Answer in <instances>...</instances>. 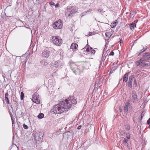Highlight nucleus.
I'll return each instance as SVG.
<instances>
[{
	"label": "nucleus",
	"mask_w": 150,
	"mask_h": 150,
	"mask_svg": "<svg viewBox=\"0 0 150 150\" xmlns=\"http://www.w3.org/2000/svg\"><path fill=\"white\" fill-rule=\"evenodd\" d=\"M67 10L66 12V15L67 16L72 17L73 14L76 13L77 10L75 6H72L68 8L67 7Z\"/></svg>",
	"instance_id": "nucleus-2"
},
{
	"label": "nucleus",
	"mask_w": 150,
	"mask_h": 150,
	"mask_svg": "<svg viewBox=\"0 0 150 150\" xmlns=\"http://www.w3.org/2000/svg\"><path fill=\"white\" fill-rule=\"evenodd\" d=\"M23 127L25 129H27L28 128V126L25 124L23 125Z\"/></svg>",
	"instance_id": "nucleus-33"
},
{
	"label": "nucleus",
	"mask_w": 150,
	"mask_h": 150,
	"mask_svg": "<svg viewBox=\"0 0 150 150\" xmlns=\"http://www.w3.org/2000/svg\"><path fill=\"white\" fill-rule=\"evenodd\" d=\"M50 5L52 7H53L55 5L54 3L52 2H51L50 3Z\"/></svg>",
	"instance_id": "nucleus-34"
},
{
	"label": "nucleus",
	"mask_w": 150,
	"mask_h": 150,
	"mask_svg": "<svg viewBox=\"0 0 150 150\" xmlns=\"http://www.w3.org/2000/svg\"><path fill=\"white\" fill-rule=\"evenodd\" d=\"M62 50H61V49H59V52H60V55H61V56H62V54L61 53V52H62Z\"/></svg>",
	"instance_id": "nucleus-43"
},
{
	"label": "nucleus",
	"mask_w": 150,
	"mask_h": 150,
	"mask_svg": "<svg viewBox=\"0 0 150 150\" xmlns=\"http://www.w3.org/2000/svg\"><path fill=\"white\" fill-rule=\"evenodd\" d=\"M128 141L127 139H124L122 142V144L126 146H127L128 144H127Z\"/></svg>",
	"instance_id": "nucleus-22"
},
{
	"label": "nucleus",
	"mask_w": 150,
	"mask_h": 150,
	"mask_svg": "<svg viewBox=\"0 0 150 150\" xmlns=\"http://www.w3.org/2000/svg\"><path fill=\"white\" fill-rule=\"evenodd\" d=\"M8 92H7L5 93V97H8Z\"/></svg>",
	"instance_id": "nucleus-42"
},
{
	"label": "nucleus",
	"mask_w": 150,
	"mask_h": 150,
	"mask_svg": "<svg viewBox=\"0 0 150 150\" xmlns=\"http://www.w3.org/2000/svg\"><path fill=\"white\" fill-rule=\"evenodd\" d=\"M62 26V22L60 19H59L57 21L55 22L53 24V27L55 29L61 28Z\"/></svg>",
	"instance_id": "nucleus-5"
},
{
	"label": "nucleus",
	"mask_w": 150,
	"mask_h": 150,
	"mask_svg": "<svg viewBox=\"0 0 150 150\" xmlns=\"http://www.w3.org/2000/svg\"><path fill=\"white\" fill-rule=\"evenodd\" d=\"M140 60L142 61L150 60V53L148 52L144 54L142 57L140 58Z\"/></svg>",
	"instance_id": "nucleus-6"
},
{
	"label": "nucleus",
	"mask_w": 150,
	"mask_h": 150,
	"mask_svg": "<svg viewBox=\"0 0 150 150\" xmlns=\"http://www.w3.org/2000/svg\"><path fill=\"white\" fill-rule=\"evenodd\" d=\"M81 52H83V53L84 54H85L86 52H91V53L93 54L95 53V50L93 49L92 48L90 47V46L88 45H87L86 46L82 49L81 50Z\"/></svg>",
	"instance_id": "nucleus-4"
},
{
	"label": "nucleus",
	"mask_w": 150,
	"mask_h": 150,
	"mask_svg": "<svg viewBox=\"0 0 150 150\" xmlns=\"http://www.w3.org/2000/svg\"><path fill=\"white\" fill-rule=\"evenodd\" d=\"M122 111V109H120V112H121Z\"/></svg>",
	"instance_id": "nucleus-51"
},
{
	"label": "nucleus",
	"mask_w": 150,
	"mask_h": 150,
	"mask_svg": "<svg viewBox=\"0 0 150 150\" xmlns=\"http://www.w3.org/2000/svg\"><path fill=\"white\" fill-rule=\"evenodd\" d=\"M64 64L63 61L60 60H58L56 61L54 63V66L57 68H60L63 66Z\"/></svg>",
	"instance_id": "nucleus-7"
},
{
	"label": "nucleus",
	"mask_w": 150,
	"mask_h": 150,
	"mask_svg": "<svg viewBox=\"0 0 150 150\" xmlns=\"http://www.w3.org/2000/svg\"><path fill=\"white\" fill-rule=\"evenodd\" d=\"M126 137H127V138L128 139H130V136L129 135H127Z\"/></svg>",
	"instance_id": "nucleus-45"
},
{
	"label": "nucleus",
	"mask_w": 150,
	"mask_h": 150,
	"mask_svg": "<svg viewBox=\"0 0 150 150\" xmlns=\"http://www.w3.org/2000/svg\"><path fill=\"white\" fill-rule=\"evenodd\" d=\"M128 107L124 106V111L125 114H127L128 111Z\"/></svg>",
	"instance_id": "nucleus-21"
},
{
	"label": "nucleus",
	"mask_w": 150,
	"mask_h": 150,
	"mask_svg": "<svg viewBox=\"0 0 150 150\" xmlns=\"http://www.w3.org/2000/svg\"><path fill=\"white\" fill-rule=\"evenodd\" d=\"M35 140L37 141H40L41 140V138L38 135H35L34 136Z\"/></svg>",
	"instance_id": "nucleus-15"
},
{
	"label": "nucleus",
	"mask_w": 150,
	"mask_h": 150,
	"mask_svg": "<svg viewBox=\"0 0 150 150\" xmlns=\"http://www.w3.org/2000/svg\"><path fill=\"white\" fill-rule=\"evenodd\" d=\"M87 12L88 14H90L93 13V11L92 9H90L87 11Z\"/></svg>",
	"instance_id": "nucleus-30"
},
{
	"label": "nucleus",
	"mask_w": 150,
	"mask_h": 150,
	"mask_svg": "<svg viewBox=\"0 0 150 150\" xmlns=\"http://www.w3.org/2000/svg\"><path fill=\"white\" fill-rule=\"evenodd\" d=\"M147 123L148 124H150V118H149V119L147 120Z\"/></svg>",
	"instance_id": "nucleus-38"
},
{
	"label": "nucleus",
	"mask_w": 150,
	"mask_h": 150,
	"mask_svg": "<svg viewBox=\"0 0 150 150\" xmlns=\"http://www.w3.org/2000/svg\"><path fill=\"white\" fill-rule=\"evenodd\" d=\"M117 23V20H116L114 23L111 24V27L112 28L115 27L116 25V23Z\"/></svg>",
	"instance_id": "nucleus-18"
},
{
	"label": "nucleus",
	"mask_w": 150,
	"mask_h": 150,
	"mask_svg": "<svg viewBox=\"0 0 150 150\" xmlns=\"http://www.w3.org/2000/svg\"><path fill=\"white\" fill-rule=\"evenodd\" d=\"M37 94L35 93L32 96V100L33 102L38 104L40 103V100L38 99L36 97Z\"/></svg>",
	"instance_id": "nucleus-9"
},
{
	"label": "nucleus",
	"mask_w": 150,
	"mask_h": 150,
	"mask_svg": "<svg viewBox=\"0 0 150 150\" xmlns=\"http://www.w3.org/2000/svg\"><path fill=\"white\" fill-rule=\"evenodd\" d=\"M76 103L77 101L72 96H69L54 105L52 110V112L53 114H60L67 111L73 105L76 104Z\"/></svg>",
	"instance_id": "nucleus-1"
},
{
	"label": "nucleus",
	"mask_w": 150,
	"mask_h": 150,
	"mask_svg": "<svg viewBox=\"0 0 150 150\" xmlns=\"http://www.w3.org/2000/svg\"><path fill=\"white\" fill-rule=\"evenodd\" d=\"M21 114L22 115H23V112H22L21 113Z\"/></svg>",
	"instance_id": "nucleus-53"
},
{
	"label": "nucleus",
	"mask_w": 150,
	"mask_h": 150,
	"mask_svg": "<svg viewBox=\"0 0 150 150\" xmlns=\"http://www.w3.org/2000/svg\"><path fill=\"white\" fill-rule=\"evenodd\" d=\"M134 75H132L130 76L129 77V81H132V80L133 78L134 77Z\"/></svg>",
	"instance_id": "nucleus-24"
},
{
	"label": "nucleus",
	"mask_w": 150,
	"mask_h": 150,
	"mask_svg": "<svg viewBox=\"0 0 150 150\" xmlns=\"http://www.w3.org/2000/svg\"><path fill=\"white\" fill-rule=\"evenodd\" d=\"M83 13V15H86L87 14H88L87 13V11H86V12H84L83 13Z\"/></svg>",
	"instance_id": "nucleus-46"
},
{
	"label": "nucleus",
	"mask_w": 150,
	"mask_h": 150,
	"mask_svg": "<svg viewBox=\"0 0 150 150\" xmlns=\"http://www.w3.org/2000/svg\"><path fill=\"white\" fill-rule=\"evenodd\" d=\"M93 35L92 32H90L89 34L87 35L88 36L91 35Z\"/></svg>",
	"instance_id": "nucleus-41"
},
{
	"label": "nucleus",
	"mask_w": 150,
	"mask_h": 150,
	"mask_svg": "<svg viewBox=\"0 0 150 150\" xmlns=\"http://www.w3.org/2000/svg\"><path fill=\"white\" fill-rule=\"evenodd\" d=\"M129 73H126L124 76L123 79V81L124 82H126L127 81Z\"/></svg>",
	"instance_id": "nucleus-11"
},
{
	"label": "nucleus",
	"mask_w": 150,
	"mask_h": 150,
	"mask_svg": "<svg viewBox=\"0 0 150 150\" xmlns=\"http://www.w3.org/2000/svg\"><path fill=\"white\" fill-rule=\"evenodd\" d=\"M80 16H81V17H82L83 16H84L83 13H81L80 15Z\"/></svg>",
	"instance_id": "nucleus-48"
},
{
	"label": "nucleus",
	"mask_w": 150,
	"mask_h": 150,
	"mask_svg": "<svg viewBox=\"0 0 150 150\" xmlns=\"http://www.w3.org/2000/svg\"><path fill=\"white\" fill-rule=\"evenodd\" d=\"M114 53L113 51H111L110 52V53L109 54V55L110 56H113L114 55Z\"/></svg>",
	"instance_id": "nucleus-35"
},
{
	"label": "nucleus",
	"mask_w": 150,
	"mask_h": 150,
	"mask_svg": "<svg viewBox=\"0 0 150 150\" xmlns=\"http://www.w3.org/2000/svg\"><path fill=\"white\" fill-rule=\"evenodd\" d=\"M24 93L23 92H21V100L23 99Z\"/></svg>",
	"instance_id": "nucleus-27"
},
{
	"label": "nucleus",
	"mask_w": 150,
	"mask_h": 150,
	"mask_svg": "<svg viewBox=\"0 0 150 150\" xmlns=\"http://www.w3.org/2000/svg\"><path fill=\"white\" fill-rule=\"evenodd\" d=\"M132 95L134 100H135L137 99V95L136 92L135 91H132Z\"/></svg>",
	"instance_id": "nucleus-10"
},
{
	"label": "nucleus",
	"mask_w": 150,
	"mask_h": 150,
	"mask_svg": "<svg viewBox=\"0 0 150 150\" xmlns=\"http://www.w3.org/2000/svg\"><path fill=\"white\" fill-rule=\"evenodd\" d=\"M50 54V51L46 49L44 50L42 52V56L45 58H48Z\"/></svg>",
	"instance_id": "nucleus-8"
},
{
	"label": "nucleus",
	"mask_w": 150,
	"mask_h": 150,
	"mask_svg": "<svg viewBox=\"0 0 150 150\" xmlns=\"http://www.w3.org/2000/svg\"><path fill=\"white\" fill-rule=\"evenodd\" d=\"M115 70V68H112L110 72V74L112 73L113 71Z\"/></svg>",
	"instance_id": "nucleus-31"
},
{
	"label": "nucleus",
	"mask_w": 150,
	"mask_h": 150,
	"mask_svg": "<svg viewBox=\"0 0 150 150\" xmlns=\"http://www.w3.org/2000/svg\"><path fill=\"white\" fill-rule=\"evenodd\" d=\"M145 113L144 111H142V112L141 113V120H142V117L144 116Z\"/></svg>",
	"instance_id": "nucleus-32"
},
{
	"label": "nucleus",
	"mask_w": 150,
	"mask_h": 150,
	"mask_svg": "<svg viewBox=\"0 0 150 150\" xmlns=\"http://www.w3.org/2000/svg\"><path fill=\"white\" fill-rule=\"evenodd\" d=\"M44 64H45V65H46V64H45V63H44Z\"/></svg>",
	"instance_id": "nucleus-54"
},
{
	"label": "nucleus",
	"mask_w": 150,
	"mask_h": 150,
	"mask_svg": "<svg viewBox=\"0 0 150 150\" xmlns=\"http://www.w3.org/2000/svg\"><path fill=\"white\" fill-rule=\"evenodd\" d=\"M145 50H146L145 49H142L141 50H140L141 52L138 55H139L142 52L145 51Z\"/></svg>",
	"instance_id": "nucleus-36"
},
{
	"label": "nucleus",
	"mask_w": 150,
	"mask_h": 150,
	"mask_svg": "<svg viewBox=\"0 0 150 150\" xmlns=\"http://www.w3.org/2000/svg\"><path fill=\"white\" fill-rule=\"evenodd\" d=\"M97 11L98 12H101L103 11V10L100 9H97Z\"/></svg>",
	"instance_id": "nucleus-40"
},
{
	"label": "nucleus",
	"mask_w": 150,
	"mask_h": 150,
	"mask_svg": "<svg viewBox=\"0 0 150 150\" xmlns=\"http://www.w3.org/2000/svg\"><path fill=\"white\" fill-rule=\"evenodd\" d=\"M43 61H41V63H42V64H43Z\"/></svg>",
	"instance_id": "nucleus-50"
},
{
	"label": "nucleus",
	"mask_w": 150,
	"mask_h": 150,
	"mask_svg": "<svg viewBox=\"0 0 150 150\" xmlns=\"http://www.w3.org/2000/svg\"><path fill=\"white\" fill-rule=\"evenodd\" d=\"M11 120H12V122L13 127V128L14 127H15V128H17V127H18V124H17L16 126V127H15V123H14V121L12 117L11 116Z\"/></svg>",
	"instance_id": "nucleus-16"
},
{
	"label": "nucleus",
	"mask_w": 150,
	"mask_h": 150,
	"mask_svg": "<svg viewBox=\"0 0 150 150\" xmlns=\"http://www.w3.org/2000/svg\"><path fill=\"white\" fill-rule=\"evenodd\" d=\"M143 62L142 61H141L140 60L139 61H137L136 62V64L137 66H138L140 65L141 64H142L143 65V62Z\"/></svg>",
	"instance_id": "nucleus-23"
},
{
	"label": "nucleus",
	"mask_w": 150,
	"mask_h": 150,
	"mask_svg": "<svg viewBox=\"0 0 150 150\" xmlns=\"http://www.w3.org/2000/svg\"><path fill=\"white\" fill-rule=\"evenodd\" d=\"M81 127V125H80V126H79L77 128V129H80Z\"/></svg>",
	"instance_id": "nucleus-44"
},
{
	"label": "nucleus",
	"mask_w": 150,
	"mask_h": 150,
	"mask_svg": "<svg viewBox=\"0 0 150 150\" xmlns=\"http://www.w3.org/2000/svg\"><path fill=\"white\" fill-rule=\"evenodd\" d=\"M52 40L54 44L56 45L59 46L62 44V39L57 36H53L52 38Z\"/></svg>",
	"instance_id": "nucleus-3"
},
{
	"label": "nucleus",
	"mask_w": 150,
	"mask_h": 150,
	"mask_svg": "<svg viewBox=\"0 0 150 150\" xmlns=\"http://www.w3.org/2000/svg\"><path fill=\"white\" fill-rule=\"evenodd\" d=\"M78 45L76 43H72L71 46L70 48L71 49H76Z\"/></svg>",
	"instance_id": "nucleus-12"
},
{
	"label": "nucleus",
	"mask_w": 150,
	"mask_h": 150,
	"mask_svg": "<svg viewBox=\"0 0 150 150\" xmlns=\"http://www.w3.org/2000/svg\"><path fill=\"white\" fill-rule=\"evenodd\" d=\"M54 6H55L56 8H57L59 7V4L57 3Z\"/></svg>",
	"instance_id": "nucleus-39"
},
{
	"label": "nucleus",
	"mask_w": 150,
	"mask_h": 150,
	"mask_svg": "<svg viewBox=\"0 0 150 150\" xmlns=\"http://www.w3.org/2000/svg\"><path fill=\"white\" fill-rule=\"evenodd\" d=\"M25 28H27L30 29V28H29V27H25Z\"/></svg>",
	"instance_id": "nucleus-49"
},
{
	"label": "nucleus",
	"mask_w": 150,
	"mask_h": 150,
	"mask_svg": "<svg viewBox=\"0 0 150 150\" xmlns=\"http://www.w3.org/2000/svg\"><path fill=\"white\" fill-rule=\"evenodd\" d=\"M130 28L132 30L134 29V28L136 27V24L135 23H132L130 25Z\"/></svg>",
	"instance_id": "nucleus-14"
},
{
	"label": "nucleus",
	"mask_w": 150,
	"mask_h": 150,
	"mask_svg": "<svg viewBox=\"0 0 150 150\" xmlns=\"http://www.w3.org/2000/svg\"><path fill=\"white\" fill-rule=\"evenodd\" d=\"M133 83L134 85V86L135 87H137L138 86L137 85V81L136 79H134V81H133Z\"/></svg>",
	"instance_id": "nucleus-25"
},
{
	"label": "nucleus",
	"mask_w": 150,
	"mask_h": 150,
	"mask_svg": "<svg viewBox=\"0 0 150 150\" xmlns=\"http://www.w3.org/2000/svg\"><path fill=\"white\" fill-rule=\"evenodd\" d=\"M125 129L126 130H127L128 131H129L130 129V127L129 125H127L125 126Z\"/></svg>",
	"instance_id": "nucleus-29"
},
{
	"label": "nucleus",
	"mask_w": 150,
	"mask_h": 150,
	"mask_svg": "<svg viewBox=\"0 0 150 150\" xmlns=\"http://www.w3.org/2000/svg\"><path fill=\"white\" fill-rule=\"evenodd\" d=\"M132 81H128L127 83V85L130 87L131 88H132Z\"/></svg>",
	"instance_id": "nucleus-17"
},
{
	"label": "nucleus",
	"mask_w": 150,
	"mask_h": 150,
	"mask_svg": "<svg viewBox=\"0 0 150 150\" xmlns=\"http://www.w3.org/2000/svg\"><path fill=\"white\" fill-rule=\"evenodd\" d=\"M74 72L76 75H80L82 72V71H81L80 69H78L76 70H73Z\"/></svg>",
	"instance_id": "nucleus-13"
},
{
	"label": "nucleus",
	"mask_w": 150,
	"mask_h": 150,
	"mask_svg": "<svg viewBox=\"0 0 150 150\" xmlns=\"http://www.w3.org/2000/svg\"><path fill=\"white\" fill-rule=\"evenodd\" d=\"M120 43H121L122 42V39H120L119 41Z\"/></svg>",
	"instance_id": "nucleus-47"
},
{
	"label": "nucleus",
	"mask_w": 150,
	"mask_h": 150,
	"mask_svg": "<svg viewBox=\"0 0 150 150\" xmlns=\"http://www.w3.org/2000/svg\"><path fill=\"white\" fill-rule=\"evenodd\" d=\"M142 66L143 67H149L150 66V63H143V65H142Z\"/></svg>",
	"instance_id": "nucleus-19"
},
{
	"label": "nucleus",
	"mask_w": 150,
	"mask_h": 150,
	"mask_svg": "<svg viewBox=\"0 0 150 150\" xmlns=\"http://www.w3.org/2000/svg\"><path fill=\"white\" fill-rule=\"evenodd\" d=\"M130 103H127L125 104V107H128V106L129 105Z\"/></svg>",
	"instance_id": "nucleus-37"
},
{
	"label": "nucleus",
	"mask_w": 150,
	"mask_h": 150,
	"mask_svg": "<svg viewBox=\"0 0 150 150\" xmlns=\"http://www.w3.org/2000/svg\"><path fill=\"white\" fill-rule=\"evenodd\" d=\"M5 100L6 101V103L8 104L9 103V100L8 97H5Z\"/></svg>",
	"instance_id": "nucleus-26"
},
{
	"label": "nucleus",
	"mask_w": 150,
	"mask_h": 150,
	"mask_svg": "<svg viewBox=\"0 0 150 150\" xmlns=\"http://www.w3.org/2000/svg\"><path fill=\"white\" fill-rule=\"evenodd\" d=\"M105 36L106 37H110L111 36V35L109 32H107L105 34Z\"/></svg>",
	"instance_id": "nucleus-28"
},
{
	"label": "nucleus",
	"mask_w": 150,
	"mask_h": 150,
	"mask_svg": "<svg viewBox=\"0 0 150 150\" xmlns=\"http://www.w3.org/2000/svg\"><path fill=\"white\" fill-rule=\"evenodd\" d=\"M149 128H150V124H149Z\"/></svg>",
	"instance_id": "nucleus-52"
},
{
	"label": "nucleus",
	"mask_w": 150,
	"mask_h": 150,
	"mask_svg": "<svg viewBox=\"0 0 150 150\" xmlns=\"http://www.w3.org/2000/svg\"><path fill=\"white\" fill-rule=\"evenodd\" d=\"M44 116V115L42 113H40L38 116V117L39 119H41Z\"/></svg>",
	"instance_id": "nucleus-20"
}]
</instances>
